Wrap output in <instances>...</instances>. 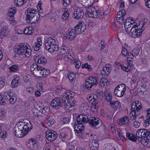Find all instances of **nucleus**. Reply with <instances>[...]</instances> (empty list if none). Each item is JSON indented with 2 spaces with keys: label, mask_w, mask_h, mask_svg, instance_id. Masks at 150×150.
I'll return each instance as SVG.
<instances>
[{
  "label": "nucleus",
  "mask_w": 150,
  "mask_h": 150,
  "mask_svg": "<svg viewBox=\"0 0 150 150\" xmlns=\"http://www.w3.org/2000/svg\"><path fill=\"white\" fill-rule=\"evenodd\" d=\"M83 22L79 23L74 29L69 28L68 30V33L66 37L70 40H73L76 37V34H80L83 32L86 29V26Z\"/></svg>",
  "instance_id": "obj_1"
},
{
  "label": "nucleus",
  "mask_w": 150,
  "mask_h": 150,
  "mask_svg": "<svg viewBox=\"0 0 150 150\" xmlns=\"http://www.w3.org/2000/svg\"><path fill=\"white\" fill-rule=\"evenodd\" d=\"M13 51L19 56L24 55L27 58L29 57L31 52L30 46L26 43H22L16 45Z\"/></svg>",
  "instance_id": "obj_2"
},
{
  "label": "nucleus",
  "mask_w": 150,
  "mask_h": 150,
  "mask_svg": "<svg viewBox=\"0 0 150 150\" xmlns=\"http://www.w3.org/2000/svg\"><path fill=\"white\" fill-rule=\"evenodd\" d=\"M58 44L57 39L54 37L48 38L44 43L46 49L50 52L57 51L59 48Z\"/></svg>",
  "instance_id": "obj_3"
},
{
  "label": "nucleus",
  "mask_w": 150,
  "mask_h": 150,
  "mask_svg": "<svg viewBox=\"0 0 150 150\" xmlns=\"http://www.w3.org/2000/svg\"><path fill=\"white\" fill-rule=\"evenodd\" d=\"M26 21L30 24L34 23L37 22L39 19L38 17V13L36 9L31 8H28L27 10Z\"/></svg>",
  "instance_id": "obj_4"
},
{
  "label": "nucleus",
  "mask_w": 150,
  "mask_h": 150,
  "mask_svg": "<svg viewBox=\"0 0 150 150\" xmlns=\"http://www.w3.org/2000/svg\"><path fill=\"white\" fill-rule=\"evenodd\" d=\"M142 108L141 103L139 101L134 102L131 105V111L129 114L130 119L132 120H135L138 116L136 114V112H138Z\"/></svg>",
  "instance_id": "obj_5"
},
{
  "label": "nucleus",
  "mask_w": 150,
  "mask_h": 150,
  "mask_svg": "<svg viewBox=\"0 0 150 150\" xmlns=\"http://www.w3.org/2000/svg\"><path fill=\"white\" fill-rule=\"evenodd\" d=\"M21 130L25 134L32 129L31 123L28 120H24L18 123L15 126Z\"/></svg>",
  "instance_id": "obj_6"
},
{
  "label": "nucleus",
  "mask_w": 150,
  "mask_h": 150,
  "mask_svg": "<svg viewBox=\"0 0 150 150\" xmlns=\"http://www.w3.org/2000/svg\"><path fill=\"white\" fill-rule=\"evenodd\" d=\"M87 13L89 17L94 18H97L102 14V12L98 7H94L91 6L88 7Z\"/></svg>",
  "instance_id": "obj_7"
},
{
  "label": "nucleus",
  "mask_w": 150,
  "mask_h": 150,
  "mask_svg": "<svg viewBox=\"0 0 150 150\" xmlns=\"http://www.w3.org/2000/svg\"><path fill=\"white\" fill-rule=\"evenodd\" d=\"M142 22V26H140L139 28H138V26L137 25V23L134 25V28H132V32L129 34L133 38L140 36L144 29L143 27L145 23L143 21Z\"/></svg>",
  "instance_id": "obj_8"
},
{
  "label": "nucleus",
  "mask_w": 150,
  "mask_h": 150,
  "mask_svg": "<svg viewBox=\"0 0 150 150\" xmlns=\"http://www.w3.org/2000/svg\"><path fill=\"white\" fill-rule=\"evenodd\" d=\"M149 131L145 129H141L138 130L136 132V136L139 138L142 139L146 138V140L145 139V142L149 143L150 140V135L148 134Z\"/></svg>",
  "instance_id": "obj_9"
},
{
  "label": "nucleus",
  "mask_w": 150,
  "mask_h": 150,
  "mask_svg": "<svg viewBox=\"0 0 150 150\" xmlns=\"http://www.w3.org/2000/svg\"><path fill=\"white\" fill-rule=\"evenodd\" d=\"M101 122L100 120L98 117H91L88 119V122L90 126L91 127L98 129L100 127L101 124L100 122Z\"/></svg>",
  "instance_id": "obj_10"
},
{
  "label": "nucleus",
  "mask_w": 150,
  "mask_h": 150,
  "mask_svg": "<svg viewBox=\"0 0 150 150\" xmlns=\"http://www.w3.org/2000/svg\"><path fill=\"white\" fill-rule=\"evenodd\" d=\"M126 90V87L125 85L124 84H120L115 89L114 94L117 96L121 97L124 95Z\"/></svg>",
  "instance_id": "obj_11"
},
{
  "label": "nucleus",
  "mask_w": 150,
  "mask_h": 150,
  "mask_svg": "<svg viewBox=\"0 0 150 150\" xmlns=\"http://www.w3.org/2000/svg\"><path fill=\"white\" fill-rule=\"evenodd\" d=\"M97 83L96 79L94 77L90 76L86 80L85 86L87 89H91L92 86L97 85Z\"/></svg>",
  "instance_id": "obj_12"
},
{
  "label": "nucleus",
  "mask_w": 150,
  "mask_h": 150,
  "mask_svg": "<svg viewBox=\"0 0 150 150\" xmlns=\"http://www.w3.org/2000/svg\"><path fill=\"white\" fill-rule=\"evenodd\" d=\"M57 134L52 130H48L46 132V137L50 142H52L57 138Z\"/></svg>",
  "instance_id": "obj_13"
},
{
  "label": "nucleus",
  "mask_w": 150,
  "mask_h": 150,
  "mask_svg": "<svg viewBox=\"0 0 150 150\" xmlns=\"http://www.w3.org/2000/svg\"><path fill=\"white\" fill-rule=\"evenodd\" d=\"M51 105L54 108L58 109L62 107L63 103L59 98H55L52 100Z\"/></svg>",
  "instance_id": "obj_14"
},
{
  "label": "nucleus",
  "mask_w": 150,
  "mask_h": 150,
  "mask_svg": "<svg viewBox=\"0 0 150 150\" xmlns=\"http://www.w3.org/2000/svg\"><path fill=\"white\" fill-rule=\"evenodd\" d=\"M68 45L66 42H63L59 52V54L61 55H64L65 56H67L68 57L69 56L71 57V55L69 54V52L68 51Z\"/></svg>",
  "instance_id": "obj_15"
},
{
  "label": "nucleus",
  "mask_w": 150,
  "mask_h": 150,
  "mask_svg": "<svg viewBox=\"0 0 150 150\" xmlns=\"http://www.w3.org/2000/svg\"><path fill=\"white\" fill-rule=\"evenodd\" d=\"M126 11L124 9L119 11L117 13L116 19L120 24H122L124 23V17L126 14Z\"/></svg>",
  "instance_id": "obj_16"
},
{
  "label": "nucleus",
  "mask_w": 150,
  "mask_h": 150,
  "mask_svg": "<svg viewBox=\"0 0 150 150\" xmlns=\"http://www.w3.org/2000/svg\"><path fill=\"white\" fill-rule=\"evenodd\" d=\"M84 16V12L83 10L80 8L75 10L73 13V17L77 20L81 19Z\"/></svg>",
  "instance_id": "obj_17"
},
{
  "label": "nucleus",
  "mask_w": 150,
  "mask_h": 150,
  "mask_svg": "<svg viewBox=\"0 0 150 150\" xmlns=\"http://www.w3.org/2000/svg\"><path fill=\"white\" fill-rule=\"evenodd\" d=\"M29 144L32 145V146L28 145V148L33 150H37L39 146V144L36 139L31 138L29 140Z\"/></svg>",
  "instance_id": "obj_18"
},
{
  "label": "nucleus",
  "mask_w": 150,
  "mask_h": 150,
  "mask_svg": "<svg viewBox=\"0 0 150 150\" xmlns=\"http://www.w3.org/2000/svg\"><path fill=\"white\" fill-rule=\"evenodd\" d=\"M89 118L86 116L80 114L78 116L76 117V120L78 124L88 123Z\"/></svg>",
  "instance_id": "obj_19"
},
{
  "label": "nucleus",
  "mask_w": 150,
  "mask_h": 150,
  "mask_svg": "<svg viewBox=\"0 0 150 150\" xmlns=\"http://www.w3.org/2000/svg\"><path fill=\"white\" fill-rule=\"evenodd\" d=\"M75 132L77 133H82L84 132L85 127L81 124H77L74 126Z\"/></svg>",
  "instance_id": "obj_20"
},
{
  "label": "nucleus",
  "mask_w": 150,
  "mask_h": 150,
  "mask_svg": "<svg viewBox=\"0 0 150 150\" xmlns=\"http://www.w3.org/2000/svg\"><path fill=\"white\" fill-rule=\"evenodd\" d=\"M16 12V8L15 7L11 8L8 9V16L10 18L9 19L13 22L14 21V16Z\"/></svg>",
  "instance_id": "obj_21"
},
{
  "label": "nucleus",
  "mask_w": 150,
  "mask_h": 150,
  "mask_svg": "<svg viewBox=\"0 0 150 150\" xmlns=\"http://www.w3.org/2000/svg\"><path fill=\"white\" fill-rule=\"evenodd\" d=\"M42 44L41 39L40 37H38L37 39V41L34 42L33 45V47L35 51L38 50Z\"/></svg>",
  "instance_id": "obj_22"
},
{
  "label": "nucleus",
  "mask_w": 150,
  "mask_h": 150,
  "mask_svg": "<svg viewBox=\"0 0 150 150\" xmlns=\"http://www.w3.org/2000/svg\"><path fill=\"white\" fill-rule=\"evenodd\" d=\"M99 146L98 141L95 140L90 142L89 144L90 150H98V148Z\"/></svg>",
  "instance_id": "obj_23"
},
{
  "label": "nucleus",
  "mask_w": 150,
  "mask_h": 150,
  "mask_svg": "<svg viewBox=\"0 0 150 150\" xmlns=\"http://www.w3.org/2000/svg\"><path fill=\"white\" fill-rule=\"evenodd\" d=\"M72 95L69 92L64 93L62 95L61 100L62 102H65L66 101H69L71 98H72Z\"/></svg>",
  "instance_id": "obj_24"
},
{
  "label": "nucleus",
  "mask_w": 150,
  "mask_h": 150,
  "mask_svg": "<svg viewBox=\"0 0 150 150\" xmlns=\"http://www.w3.org/2000/svg\"><path fill=\"white\" fill-rule=\"evenodd\" d=\"M110 105L113 109L115 110H117L121 107L120 104L118 101H111L110 102Z\"/></svg>",
  "instance_id": "obj_25"
},
{
  "label": "nucleus",
  "mask_w": 150,
  "mask_h": 150,
  "mask_svg": "<svg viewBox=\"0 0 150 150\" xmlns=\"http://www.w3.org/2000/svg\"><path fill=\"white\" fill-rule=\"evenodd\" d=\"M129 119L126 116H124L123 117L120 118L118 122V124L121 125H124L128 124L129 122Z\"/></svg>",
  "instance_id": "obj_26"
},
{
  "label": "nucleus",
  "mask_w": 150,
  "mask_h": 150,
  "mask_svg": "<svg viewBox=\"0 0 150 150\" xmlns=\"http://www.w3.org/2000/svg\"><path fill=\"white\" fill-rule=\"evenodd\" d=\"M54 122L55 120L53 116L50 115L47 116L45 122L49 126L51 127L53 124H54Z\"/></svg>",
  "instance_id": "obj_27"
},
{
  "label": "nucleus",
  "mask_w": 150,
  "mask_h": 150,
  "mask_svg": "<svg viewBox=\"0 0 150 150\" xmlns=\"http://www.w3.org/2000/svg\"><path fill=\"white\" fill-rule=\"evenodd\" d=\"M9 32L7 26H4L1 28L0 33V38H3L4 36H7Z\"/></svg>",
  "instance_id": "obj_28"
},
{
  "label": "nucleus",
  "mask_w": 150,
  "mask_h": 150,
  "mask_svg": "<svg viewBox=\"0 0 150 150\" xmlns=\"http://www.w3.org/2000/svg\"><path fill=\"white\" fill-rule=\"evenodd\" d=\"M35 61L38 64H45L47 63L46 59L43 56L41 57H36V58L35 59Z\"/></svg>",
  "instance_id": "obj_29"
},
{
  "label": "nucleus",
  "mask_w": 150,
  "mask_h": 150,
  "mask_svg": "<svg viewBox=\"0 0 150 150\" xmlns=\"http://www.w3.org/2000/svg\"><path fill=\"white\" fill-rule=\"evenodd\" d=\"M59 137L62 139L64 140L68 138V134L65 132H63L62 130L60 131L59 134Z\"/></svg>",
  "instance_id": "obj_30"
},
{
  "label": "nucleus",
  "mask_w": 150,
  "mask_h": 150,
  "mask_svg": "<svg viewBox=\"0 0 150 150\" xmlns=\"http://www.w3.org/2000/svg\"><path fill=\"white\" fill-rule=\"evenodd\" d=\"M14 132L15 136L19 137H22V133H24L23 131L19 129L16 126L14 129Z\"/></svg>",
  "instance_id": "obj_31"
},
{
  "label": "nucleus",
  "mask_w": 150,
  "mask_h": 150,
  "mask_svg": "<svg viewBox=\"0 0 150 150\" xmlns=\"http://www.w3.org/2000/svg\"><path fill=\"white\" fill-rule=\"evenodd\" d=\"M126 137L128 139L132 141L136 142L137 140V138L135 135L132 133H126Z\"/></svg>",
  "instance_id": "obj_32"
},
{
  "label": "nucleus",
  "mask_w": 150,
  "mask_h": 150,
  "mask_svg": "<svg viewBox=\"0 0 150 150\" xmlns=\"http://www.w3.org/2000/svg\"><path fill=\"white\" fill-rule=\"evenodd\" d=\"M72 58L73 59H70L71 60V64L74 63V64H75L76 68H79L81 65L80 61L77 59H74L72 56Z\"/></svg>",
  "instance_id": "obj_33"
},
{
  "label": "nucleus",
  "mask_w": 150,
  "mask_h": 150,
  "mask_svg": "<svg viewBox=\"0 0 150 150\" xmlns=\"http://www.w3.org/2000/svg\"><path fill=\"white\" fill-rule=\"evenodd\" d=\"M33 28L32 27H26L23 31V33L26 35H30L33 33L34 31Z\"/></svg>",
  "instance_id": "obj_34"
},
{
  "label": "nucleus",
  "mask_w": 150,
  "mask_h": 150,
  "mask_svg": "<svg viewBox=\"0 0 150 150\" xmlns=\"http://www.w3.org/2000/svg\"><path fill=\"white\" fill-rule=\"evenodd\" d=\"M65 108L67 109V110H69V111L71 110V109H70L69 108L73 107V106L71 105V103L69 101H66L65 102L63 103V106Z\"/></svg>",
  "instance_id": "obj_35"
},
{
  "label": "nucleus",
  "mask_w": 150,
  "mask_h": 150,
  "mask_svg": "<svg viewBox=\"0 0 150 150\" xmlns=\"http://www.w3.org/2000/svg\"><path fill=\"white\" fill-rule=\"evenodd\" d=\"M67 76L70 82L72 83L75 81L76 79V75L74 73H71L70 74H69L67 75Z\"/></svg>",
  "instance_id": "obj_36"
},
{
  "label": "nucleus",
  "mask_w": 150,
  "mask_h": 150,
  "mask_svg": "<svg viewBox=\"0 0 150 150\" xmlns=\"http://www.w3.org/2000/svg\"><path fill=\"white\" fill-rule=\"evenodd\" d=\"M13 94L12 93H11L10 91H8L6 92H4L3 93V98H5L6 100H7L11 96V95H13Z\"/></svg>",
  "instance_id": "obj_37"
},
{
  "label": "nucleus",
  "mask_w": 150,
  "mask_h": 150,
  "mask_svg": "<svg viewBox=\"0 0 150 150\" xmlns=\"http://www.w3.org/2000/svg\"><path fill=\"white\" fill-rule=\"evenodd\" d=\"M50 72V71L49 70L45 69V68H44V69H43L42 71V72L40 75L36 76L38 77H45L47 75L49 74Z\"/></svg>",
  "instance_id": "obj_38"
},
{
  "label": "nucleus",
  "mask_w": 150,
  "mask_h": 150,
  "mask_svg": "<svg viewBox=\"0 0 150 150\" xmlns=\"http://www.w3.org/2000/svg\"><path fill=\"white\" fill-rule=\"evenodd\" d=\"M26 2V0H14V3L17 6H19Z\"/></svg>",
  "instance_id": "obj_39"
},
{
  "label": "nucleus",
  "mask_w": 150,
  "mask_h": 150,
  "mask_svg": "<svg viewBox=\"0 0 150 150\" xmlns=\"http://www.w3.org/2000/svg\"><path fill=\"white\" fill-rule=\"evenodd\" d=\"M11 96L7 100L9 101L11 104H13L16 101L17 98L16 96H13V95H11Z\"/></svg>",
  "instance_id": "obj_40"
},
{
  "label": "nucleus",
  "mask_w": 150,
  "mask_h": 150,
  "mask_svg": "<svg viewBox=\"0 0 150 150\" xmlns=\"http://www.w3.org/2000/svg\"><path fill=\"white\" fill-rule=\"evenodd\" d=\"M100 82L101 85L102 84L104 86H105L106 85H107L109 83L108 80L105 78H101Z\"/></svg>",
  "instance_id": "obj_41"
},
{
  "label": "nucleus",
  "mask_w": 150,
  "mask_h": 150,
  "mask_svg": "<svg viewBox=\"0 0 150 150\" xmlns=\"http://www.w3.org/2000/svg\"><path fill=\"white\" fill-rule=\"evenodd\" d=\"M43 69H44V68L40 65L38 67L37 69L36 70V71L35 72V73L37 74V76L40 75Z\"/></svg>",
  "instance_id": "obj_42"
},
{
  "label": "nucleus",
  "mask_w": 150,
  "mask_h": 150,
  "mask_svg": "<svg viewBox=\"0 0 150 150\" xmlns=\"http://www.w3.org/2000/svg\"><path fill=\"white\" fill-rule=\"evenodd\" d=\"M9 68L12 72H17L18 70V66L16 65H13Z\"/></svg>",
  "instance_id": "obj_43"
},
{
  "label": "nucleus",
  "mask_w": 150,
  "mask_h": 150,
  "mask_svg": "<svg viewBox=\"0 0 150 150\" xmlns=\"http://www.w3.org/2000/svg\"><path fill=\"white\" fill-rule=\"evenodd\" d=\"M40 111V110H35L33 112V116H36L37 117H41L42 112H41V111Z\"/></svg>",
  "instance_id": "obj_44"
},
{
  "label": "nucleus",
  "mask_w": 150,
  "mask_h": 150,
  "mask_svg": "<svg viewBox=\"0 0 150 150\" xmlns=\"http://www.w3.org/2000/svg\"><path fill=\"white\" fill-rule=\"evenodd\" d=\"M134 25L132 26H127V27L125 26V28L126 32L129 34L132 32V28H134Z\"/></svg>",
  "instance_id": "obj_45"
},
{
  "label": "nucleus",
  "mask_w": 150,
  "mask_h": 150,
  "mask_svg": "<svg viewBox=\"0 0 150 150\" xmlns=\"http://www.w3.org/2000/svg\"><path fill=\"white\" fill-rule=\"evenodd\" d=\"M81 67L82 68H86L88 69L89 71H91L92 70V68L90 65L87 64H82Z\"/></svg>",
  "instance_id": "obj_46"
},
{
  "label": "nucleus",
  "mask_w": 150,
  "mask_h": 150,
  "mask_svg": "<svg viewBox=\"0 0 150 150\" xmlns=\"http://www.w3.org/2000/svg\"><path fill=\"white\" fill-rule=\"evenodd\" d=\"M106 98L108 102H110L112 100V96L111 94L110 93L105 94Z\"/></svg>",
  "instance_id": "obj_47"
},
{
  "label": "nucleus",
  "mask_w": 150,
  "mask_h": 150,
  "mask_svg": "<svg viewBox=\"0 0 150 150\" xmlns=\"http://www.w3.org/2000/svg\"><path fill=\"white\" fill-rule=\"evenodd\" d=\"M63 0V6L64 7H67L70 4L71 1V0Z\"/></svg>",
  "instance_id": "obj_48"
},
{
  "label": "nucleus",
  "mask_w": 150,
  "mask_h": 150,
  "mask_svg": "<svg viewBox=\"0 0 150 150\" xmlns=\"http://www.w3.org/2000/svg\"><path fill=\"white\" fill-rule=\"evenodd\" d=\"M98 107V101H93L92 103V108L96 109Z\"/></svg>",
  "instance_id": "obj_49"
},
{
  "label": "nucleus",
  "mask_w": 150,
  "mask_h": 150,
  "mask_svg": "<svg viewBox=\"0 0 150 150\" xmlns=\"http://www.w3.org/2000/svg\"><path fill=\"white\" fill-rule=\"evenodd\" d=\"M69 14L68 11H64L62 14V18L64 20L67 19L69 17Z\"/></svg>",
  "instance_id": "obj_50"
},
{
  "label": "nucleus",
  "mask_w": 150,
  "mask_h": 150,
  "mask_svg": "<svg viewBox=\"0 0 150 150\" xmlns=\"http://www.w3.org/2000/svg\"><path fill=\"white\" fill-rule=\"evenodd\" d=\"M87 107L88 105L86 103H83L81 104L80 108L81 110H86Z\"/></svg>",
  "instance_id": "obj_51"
},
{
  "label": "nucleus",
  "mask_w": 150,
  "mask_h": 150,
  "mask_svg": "<svg viewBox=\"0 0 150 150\" xmlns=\"http://www.w3.org/2000/svg\"><path fill=\"white\" fill-rule=\"evenodd\" d=\"M39 65H38L36 64H33L30 67V69L31 71H34L35 72L36 71V69H37Z\"/></svg>",
  "instance_id": "obj_52"
},
{
  "label": "nucleus",
  "mask_w": 150,
  "mask_h": 150,
  "mask_svg": "<svg viewBox=\"0 0 150 150\" xmlns=\"http://www.w3.org/2000/svg\"><path fill=\"white\" fill-rule=\"evenodd\" d=\"M104 150H115V149L113 146L110 144L107 145V146L105 147Z\"/></svg>",
  "instance_id": "obj_53"
},
{
  "label": "nucleus",
  "mask_w": 150,
  "mask_h": 150,
  "mask_svg": "<svg viewBox=\"0 0 150 150\" xmlns=\"http://www.w3.org/2000/svg\"><path fill=\"white\" fill-rule=\"evenodd\" d=\"M18 84V81L13 80L11 82V85L12 87L16 88Z\"/></svg>",
  "instance_id": "obj_54"
},
{
  "label": "nucleus",
  "mask_w": 150,
  "mask_h": 150,
  "mask_svg": "<svg viewBox=\"0 0 150 150\" xmlns=\"http://www.w3.org/2000/svg\"><path fill=\"white\" fill-rule=\"evenodd\" d=\"M128 53V52L127 49L124 47L122 48V50L121 53L123 56L125 57L126 56Z\"/></svg>",
  "instance_id": "obj_55"
},
{
  "label": "nucleus",
  "mask_w": 150,
  "mask_h": 150,
  "mask_svg": "<svg viewBox=\"0 0 150 150\" xmlns=\"http://www.w3.org/2000/svg\"><path fill=\"white\" fill-rule=\"evenodd\" d=\"M107 71V68H106V65L104 67L102 71H101V74L104 76H107V73L106 72Z\"/></svg>",
  "instance_id": "obj_56"
},
{
  "label": "nucleus",
  "mask_w": 150,
  "mask_h": 150,
  "mask_svg": "<svg viewBox=\"0 0 150 150\" xmlns=\"http://www.w3.org/2000/svg\"><path fill=\"white\" fill-rule=\"evenodd\" d=\"M4 79L2 78H0V89L2 88L4 86L5 84Z\"/></svg>",
  "instance_id": "obj_57"
},
{
  "label": "nucleus",
  "mask_w": 150,
  "mask_h": 150,
  "mask_svg": "<svg viewBox=\"0 0 150 150\" xmlns=\"http://www.w3.org/2000/svg\"><path fill=\"white\" fill-rule=\"evenodd\" d=\"M69 101L73 107L75 106L76 105V102L74 100V99L73 97L72 96V98H70V99Z\"/></svg>",
  "instance_id": "obj_58"
},
{
  "label": "nucleus",
  "mask_w": 150,
  "mask_h": 150,
  "mask_svg": "<svg viewBox=\"0 0 150 150\" xmlns=\"http://www.w3.org/2000/svg\"><path fill=\"white\" fill-rule=\"evenodd\" d=\"M62 121L64 124H67L69 123L70 120L69 117H64L63 118Z\"/></svg>",
  "instance_id": "obj_59"
},
{
  "label": "nucleus",
  "mask_w": 150,
  "mask_h": 150,
  "mask_svg": "<svg viewBox=\"0 0 150 150\" xmlns=\"http://www.w3.org/2000/svg\"><path fill=\"white\" fill-rule=\"evenodd\" d=\"M119 136L120 139L124 141L125 140V138L123 134L120 131L118 132Z\"/></svg>",
  "instance_id": "obj_60"
},
{
  "label": "nucleus",
  "mask_w": 150,
  "mask_h": 150,
  "mask_svg": "<svg viewBox=\"0 0 150 150\" xmlns=\"http://www.w3.org/2000/svg\"><path fill=\"white\" fill-rule=\"evenodd\" d=\"M139 50L136 49H134L133 50V53L132 54L134 56V57H136L138 54H139Z\"/></svg>",
  "instance_id": "obj_61"
},
{
  "label": "nucleus",
  "mask_w": 150,
  "mask_h": 150,
  "mask_svg": "<svg viewBox=\"0 0 150 150\" xmlns=\"http://www.w3.org/2000/svg\"><path fill=\"white\" fill-rule=\"evenodd\" d=\"M133 126L135 128H137L140 125V122L138 121H135L133 123Z\"/></svg>",
  "instance_id": "obj_62"
},
{
  "label": "nucleus",
  "mask_w": 150,
  "mask_h": 150,
  "mask_svg": "<svg viewBox=\"0 0 150 150\" xmlns=\"http://www.w3.org/2000/svg\"><path fill=\"white\" fill-rule=\"evenodd\" d=\"M130 19H131V18H130V17H129L126 19L124 24V26L127 27V26H129V21Z\"/></svg>",
  "instance_id": "obj_63"
},
{
  "label": "nucleus",
  "mask_w": 150,
  "mask_h": 150,
  "mask_svg": "<svg viewBox=\"0 0 150 150\" xmlns=\"http://www.w3.org/2000/svg\"><path fill=\"white\" fill-rule=\"evenodd\" d=\"M40 111H41V112H42V114H45V113L48 112V111L47 107H45L43 108L40 109Z\"/></svg>",
  "instance_id": "obj_64"
}]
</instances>
